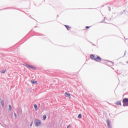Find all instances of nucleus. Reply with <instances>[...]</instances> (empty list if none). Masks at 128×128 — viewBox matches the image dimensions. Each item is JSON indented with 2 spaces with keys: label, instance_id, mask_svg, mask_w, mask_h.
Here are the masks:
<instances>
[{
  "label": "nucleus",
  "instance_id": "dca6fc26",
  "mask_svg": "<svg viewBox=\"0 0 128 128\" xmlns=\"http://www.w3.org/2000/svg\"><path fill=\"white\" fill-rule=\"evenodd\" d=\"M8 106H9V110H12V105L9 104V105H8Z\"/></svg>",
  "mask_w": 128,
  "mask_h": 128
},
{
  "label": "nucleus",
  "instance_id": "4468645a",
  "mask_svg": "<svg viewBox=\"0 0 128 128\" xmlns=\"http://www.w3.org/2000/svg\"><path fill=\"white\" fill-rule=\"evenodd\" d=\"M34 108H36V110H38V105L36 104H34Z\"/></svg>",
  "mask_w": 128,
  "mask_h": 128
},
{
  "label": "nucleus",
  "instance_id": "f257e3e1",
  "mask_svg": "<svg viewBox=\"0 0 128 128\" xmlns=\"http://www.w3.org/2000/svg\"><path fill=\"white\" fill-rule=\"evenodd\" d=\"M90 58L93 60L97 62H100L101 60H102V59L100 58V56H97L96 57V56H94V55L92 54L90 55Z\"/></svg>",
  "mask_w": 128,
  "mask_h": 128
},
{
  "label": "nucleus",
  "instance_id": "393cba45",
  "mask_svg": "<svg viewBox=\"0 0 128 128\" xmlns=\"http://www.w3.org/2000/svg\"><path fill=\"white\" fill-rule=\"evenodd\" d=\"M126 64H128V61L126 62Z\"/></svg>",
  "mask_w": 128,
  "mask_h": 128
},
{
  "label": "nucleus",
  "instance_id": "5701e85b",
  "mask_svg": "<svg viewBox=\"0 0 128 128\" xmlns=\"http://www.w3.org/2000/svg\"><path fill=\"white\" fill-rule=\"evenodd\" d=\"M2 126H3L4 128V126L3 125H2Z\"/></svg>",
  "mask_w": 128,
  "mask_h": 128
},
{
  "label": "nucleus",
  "instance_id": "412c9836",
  "mask_svg": "<svg viewBox=\"0 0 128 128\" xmlns=\"http://www.w3.org/2000/svg\"><path fill=\"white\" fill-rule=\"evenodd\" d=\"M32 126V122H31L30 124V126Z\"/></svg>",
  "mask_w": 128,
  "mask_h": 128
},
{
  "label": "nucleus",
  "instance_id": "2eb2a0df",
  "mask_svg": "<svg viewBox=\"0 0 128 128\" xmlns=\"http://www.w3.org/2000/svg\"><path fill=\"white\" fill-rule=\"evenodd\" d=\"M78 118H82V114H79L78 116Z\"/></svg>",
  "mask_w": 128,
  "mask_h": 128
},
{
  "label": "nucleus",
  "instance_id": "f8f14e48",
  "mask_svg": "<svg viewBox=\"0 0 128 128\" xmlns=\"http://www.w3.org/2000/svg\"><path fill=\"white\" fill-rule=\"evenodd\" d=\"M31 82H32V84H38V82L34 80H32Z\"/></svg>",
  "mask_w": 128,
  "mask_h": 128
},
{
  "label": "nucleus",
  "instance_id": "423d86ee",
  "mask_svg": "<svg viewBox=\"0 0 128 128\" xmlns=\"http://www.w3.org/2000/svg\"><path fill=\"white\" fill-rule=\"evenodd\" d=\"M106 122H107L108 128H112V126H110V120L108 119L106 120Z\"/></svg>",
  "mask_w": 128,
  "mask_h": 128
},
{
  "label": "nucleus",
  "instance_id": "6e6552de",
  "mask_svg": "<svg viewBox=\"0 0 128 128\" xmlns=\"http://www.w3.org/2000/svg\"><path fill=\"white\" fill-rule=\"evenodd\" d=\"M64 26L68 30H71L72 28L70 26H68V25H64Z\"/></svg>",
  "mask_w": 128,
  "mask_h": 128
},
{
  "label": "nucleus",
  "instance_id": "7ed1b4c3",
  "mask_svg": "<svg viewBox=\"0 0 128 128\" xmlns=\"http://www.w3.org/2000/svg\"><path fill=\"white\" fill-rule=\"evenodd\" d=\"M42 124V122L39 120H36L35 122V124L36 126H40Z\"/></svg>",
  "mask_w": 128,
  "mask_h": 128
},
{
  "label": "nucleus",
  "instance_id": "20e7f679",
  "mask_svg": "<svg viewBox=\"0 0 128 128\" xmlns=\"http://www.w3.org/2000/svg\"><path fill=\"white\" fill-rule=\"evenodd\" d=\"M106 64L109 66H114V62L110 61H107L106 62Z\"/></svg>",
  "mask_w": 128,
  "mask_h": 128
},
{
  "label": "nucleus",
  "instance_id": "1a4fd4ad",
  "mask_svg": "<svg viewBox=\"0 0 128 128\" xmlns=\"http://www.w3.org/2000/svg\"><path fill=\"white\" fill-rule=\"evenodd\" d=\"M64 94L67 98H69V96H70V94L68 93V92H66Z\"/></svg>",
  "mask_w": 128,
  "mask_h": 128
},
{
  "label": "nucleus",
  "instance_id": "4be33fe9",
  "mask_svg": "<svg viewBox=\"0 0 128 128\" xmlns=\"http://www.w3.org/2000/svg\"><path fill=\"white\" fill-rule=\"evenodd\" d=\"M109 10L110 11V8L109 7Z\"/></svg>",
  "mask_w": 128,
  "mask_h": 128
},
{
  "label": "nucleus",
  "instance_id": "f03ea898",
  "mask_svg": "<svg viewBox=\"0 0 128 128\" xmlns=\"http://www.w3.org/2000/svg\"><path fill=\"white\" fill-rule=\"evenodd\" d=\"M123 106H128V98H124L122 100Z\"/></svg>",
  "mask_w": 128,
  "mask_h": 128
},
{
  "label": "nucleus",
  "instance_id": "0eeeda50",
  "mask_svg": "<svg viewBox=\"0 0 128 128\" xmlns=\"http://www.w3.org/2000/svg\"><path fill=\"white\" fill-rule=\"evenodd\" d=\"M106 122H107L108 128H112V126H110V120L108 119L106 120Z\"/></svg>",
  "mask_w": 128,
  "mask_h": 128
},
{
  "label": "nucleus",
  "instance_id": "39448f33",
  "mask_svg": "<svg viewBox=\"0 0 128 128\" xmlns=\"http://www.w3.org/2000/svg\"><path fill=\"white\" fill-rule=\"evenodd\" d=\"M26 66L28 68H32V70H34L36 68L32 66H30L28 64H26Z\"/></svg>",
  "mask_w": 128,
  "mask_h": 128
},
{
  "label": "nucleus",
  "instance_id": "9d476101",
  "mask_svg": "<svg viewBox=\"0 0 128 128\" xmlns=\"http://www.w3.org/2000/svg\"><path fill=\"white\" fill-rule=\"evenodd\" d=\"M116 104L117 106H122V102H120V101H118L116 102Z\"/></svg>",
  "mask_w": 128,
  "mask_h": 128
},
{
  "label": "nucleus",
  "instance_id": "aec40b11",
  "mask_svg": "<svg viewBox=\"0 0 128 128\" xmlns=\"http://www.w3.org/2000/svg\"><path fill=\"white\" fill-rule=\"evenodd\" d=\"M86 28H90V26H86Z\"/></svg>",
  "mask_w": 128,
  "mask_h": 128
},
{
  "label": "nucleus",
  "instance_id": "f3484780",
  "mask_svg": "<svg viewBox=\"0 0 128 128\" xmlns=\"http://www.w3.org/2000/svg\"><path fill=\"white\" fill-rule=\"evenodd\" d=\"M2 74H4L6 72V70H3L1 71Z\"/></svg>",
  "mask_w": 128,
  "mask_h": 128
},
{
  "label": "nucleus",
  "instance_id": "6ab92c4d",
  "mask_svg": "<svg viewBox=\"0 0 128 128\" xmlns=\"http://www.w3.org/2000/svg\"><path fill=\"white\" fill-rule=\"evenodd\" d=\"M14 116H15V118H16V112L14 113Z\"/></svg>",
  "mask_w": 128,
  "mask_h": 128
},
{
  "label": "nucleus",
  "instance_id": "b1692460",
  "mask_svg": "<svg viewBox=\"0 0 128 128\" xmlns=\"http://www.w3.org/2000/svg\"><path fill=\"white\" fill-rule=\"evenodd\" d=\"M124 56H126V52H124Z\"/></svg>",
  "mask_w": 128,
  "mask_h": 128
},
{
  "label": "nucleus",
  "instance_id": "a211bd4d",
  "mask_svg": "<svg viewBox=\"0 0 128 128\" xmlns=\"http://www.w3.org/2000/svg\"><path fill=\"white\" fill-rule=\"evenodd\" d=\"M105 20H106V18H104V20L102 22H104V24H108L107 22H104Z\"/></svg>",
  "mask_w": 128,
  "mask_h": 128
},
{
  "label": "nucleus",
  "instance_id": "ddd939ff",
  "mask_svg": "<svg viewBox=\"0 0 128 128\" xmlns=\"http://www.w3.org/2000/svg\"><path fill=\"white\" fill-rule=\"evenodd\" d=\"M43 120H46V115H44V116H43Z\"/></svg>",
  "mask_w": 128,
  "mask_h": 128
},
{
  "label": "nucleus",
  "instance_id": "9b49d317",
  "mask_svg": "<svg viewBox=\"0 0 128 128\" xmlns=\"http://www.w3.org/2000/svg\"><path fill=\"white\" fill-rule=\"evenodd\" d=\"M0 103H1V104H2V106H4V100H0Z\"/></svg>",
  "mask_w": 128,
  "mask_h": 128
}]
</instances>
